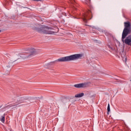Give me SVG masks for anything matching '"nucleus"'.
I'll return each mask as SVG.
<instances>
[{"mask_svg": "<svg viewBox=\"0 0 131 131\" xmlns=\"http://www.w3.org/2000/svg\"><path fill=\"white\" fill-rule=\"evenodd\" d=\"M107 112H110V104H108L107 106Z\"/></svg>", "mask_w": 131, "mask_h": 131, "instance_id": "nucleus-12", "label": "nucleus"}, {"mask_svg": "<svg viewBox=\"0 0 131 131\" xmlns=\"http://www.w3.org/2000/svg\"><path fill=\"white\" fill-rule=\"evenodd\" d=\"M85 3L86 5H90L91 4V0H85Z\"/></svg>", "mask_w": 131, "mask_h": 131, "instance_id": "nucleus-11", "label": "nucleus"}, {"mask_svg": "<svg viewBox=\"0 0 131 131\" xmlns=\"http://www.w3.org/2000/svg\"><path fill=\"white\" fill-rule=\"evenodd\" d=\"M71 3L73 5H74V4H75L76 2H75V0H71Z\"/></svg>", "mask_w": 131, "mask_h": 131, "instance_id": "nucleus-13", "label": "nucleus"}, {"mask_svg": "<svg viewBox=\"0 0 131 131\" xmlns=\"http://www.w3.org/2000/svg\"><path fill=\"white\" fill-rule=\"evenodd\" d=\"M0 121H2L3 123L5 122V115L0 116Z\"/></svg>", "mask_w": 131, "mask_h": 131, "instance_id": "nucleus-8", "label": "nucleus"}, {"mask_svg": "<svg viewBox=\"0 0 131 131\" xmlns=\"http://www.w3.org/2000/svg\"><path fill=\"white\" fill-rule=\"evenodd\" d=\"M90 85V82H83L79 84H76L74 85V88H77V89H81V88H86Z\"/></svg>", "mask_w": 131, "mask_h": 131, "instance_id": "nucleus-5", "label": "nucleus"}, {"mask_svg": "<svg viewBox=\"0 0 131 131\" xmlns=\"http://www.w3.org/2000/svg\"><path fill=\"white\" fill-rule=\"evenodd\" d=\"M124 24V29L122 34V41L125 42V45L131 46V35L127 36L128 33L130 32V23L129 21L125 22ZM126 36L127 37H126ZM125 37L126 38H125ZM124 38H125V40Z\"/></svg>", "mask_w": 131, "mask_h": 131, "instance_id": "nucleus-1", "label": "nucleus"}, {"mask_svg": "<svg viewBox=\"0 0 131 131\" xmlns=\"http://www.w3.org/2000/svg\"><path fill=\"white\" fill-rule=\"evenodd\" d=\"M0 32H1V30H0Z\"/></svg>", "mask_w": 131, "mask_h": 131, "instance_id": "nucleus-18", "label": "nucleus"}, {"mask_svg": "<svg viewBox=\"0 0 131 131\" xmlns=\"http://www.w3.org/2000/svg\"><path fill=\"white\" fill-rule=\"evenodd\" d=\"M84 96V93H81L78 94H76L75 96V98H81V97H83Z\"/></svg>", "mask_w": 131, "mask_h": 131, "instance_id": "nucleus-7", "label": "nucleus"}, {"mask_svg": "<svg viewBox=\"0 0 131 131\" xmlns=\"http://www.w3.org/2000/svg\"><path fill=\"white\" fill-rule=\"evenodd\" d=\"M15 102H16V104H20L21 103H22V100L21 99H16L15 100Z\"/></svg>", "mask_w": 131, "mask_h": 131, "instance_id": "nucleus-9", "label": "nucleus"}, {"mask_svg": "<svg viewBox=\"0 0 131 131\" xmlns=\"http://www.w3.org/2000/svg\"><path fill=\"white\" fill-rule=\"evenodd\" d=\"M40 99H42V97H40Z\"/></svg>", "mask_w": 131, "mask_h": 131, "instance_id": "nucleus-17", "label": "nucleus"}, {"mask_svg": "<svg viewBox=\"0 0 131 131\" xmlns=\"http://www.w3.org/2000/svg\"><path fill=\"white\" fill-rule=\"evenodd\" d=\"M83 56V54H74L68 56L61 57L58 59L56 60L55 62H68L69 61H75V60L81 59Z\"/></svg>", "mask_w": 131, "mask_h": 131, "instance_id": "nucleus-2", "label": "nucleus"}, {"mask_svg": "<svg viewBox=\"0 0 131 131\" xmlns=\"http://www.w3.org/2000/svg\"><path fill=\"white\" fill-rule=\"evenodd\" d=\"M96 97V94H94L93 96H92V98H95Z\"/></svg>", "mask_w": 131, "mask_h": 131, "instance_id": "nucleus-16", "label": "nucleus"}, {"mask_svg": "<svg viewBox=\"0 0 131 131\" xmlns=\"http://www.w3.org/2000/svg\"><path fill=\"white\" fill-rule=\"evenodd\" d=\"M37 31L40 33H44L45 34H53V32L47 30L46 28H42L37 29Z\"/></svg>", "mask_w": 131, "mask_h": 131, "instance_id": "nucleus-6", "label": "nucleus"}, {"mask_svg": "<svg viewBox=\"0 0 131 131\" xmlns=\"http://www.w3.org/2000/svg\"><path fill=\"white\" fill-rule=\"evenodd\" d=\"M54 63V62H50L49 63H47L45 65V67L46 68H48V67L47 66H50V65H52V63Z\"/></svg>", "mask_w": 131, "mask_h": 131, "instance_id": "nucleus-10", "label": "nucleus"}, {"mask_svg": "<svg viewBox=\"0 0 131 131\" xmlns=\"http://www.w3.org/2000/svg\"><path fill=\"white\" fill-rule=\"evenodd\" d=\"M7 131H12V128L10 127H8L7 129Z\"/></svg>", "mask_w": 131, "mask_h": 131, "instance_id": "nucleus-14", "label": "nucleus"}, {"mask_svg": "<svg viewBox=\"0 0 131 131\" xmlns=\"http://www.w3.org/2000/svg\"><path fill=\"white\" fill-rule=\"evenodd\" d=\"M28 51L29 54L28 55H26V53H25V54L21 55L20 56L21 58H22L23 59H27L29 58L30 56H32V55H35V54L37 53V50L34 49V48H33L28 49Z\"/></svg>", "mask_w": 131, "mask_h": 131, "instance_id": "nucleus-4", "label": "nucleus"}, {"mask_svg": "<svg viewBox=\"0 0 131 131\" xmlns=\"http://www.w3.org/2000/svg\"><path fill=\"white\" fill-rule=\"evenodd\" d=\"M93 14H94L93 10H88L86 13L83 14V21L86 23L88 20H91L93 18Z\"/></svg>", "mask_w": 131, "mask_h": 131, "instance_id": "nucleus-3", "label": "nucleus"}, {"mask_svg": "<svg viewBox=\"0 0 131 131\" xmlns=\"http://www.w3.org/2000/svg\"><path fill=\"white\" fill-rule=\"evenodd\" d=\"M33 1H34V2H37V1L40 2V0H33Z\"/></svg>", "mask_w": 131, "mask_h": 131, "instance_id": "nucleus-15", "label": "nucleus"}]
</instances>
